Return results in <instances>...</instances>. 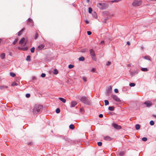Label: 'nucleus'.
Listing matches in <instances>:
<instances>
[{
	"instance_id": "1",
	"label": "nucleus",
	"mask_w": 156,
	"mask_h": 156,
	"mask_svg": "<svg viewBox=\"0 0 156 156\" xmlns=\"http://www.w3.org/2000/svg\"><path fill=\"white\" fill-rule=\"evenodd\" d=\"M43 108V107L42 105L38 104L35 105L33 110V115H37V114L42 111Z\"/></svg>"
},
{
	"instance_id": "2",
	"label": "nucleus",
	"mask_w": 156,
	"mask_h": 156,
	"mask_svg": "<svg viewBox=\"0 0 156 156\" xmlns=\"http://www.w3.org/2000/svg\"><path fill=\"white\" fill-rule=\"evenodd\" d=\"M80 101L85 104L89 105L90 104V101L85 96L82 97L80 98Z\"/></svg>"
},
{
	"instance_id": "3",
	"label": "nucleus",
	"mask_w": 156,
	"mask_h": 156,
	"mask_svg": "<svg viewBox=\"0 0 156 156\" xmlns=\"http://www.w3.org/2000/svg\"><path fill=\"white\" fill-rule=\"evenodd\" d=\"M97 5L99 9H105L107 7V5L105 3H98Z\"/></svg>"
},
{
	"instance_id": "4",
	"label": "nucleus",
	"mask_w": 156,
	"mask_h": 156,
	"mask_svg": "<svg viewBox=\"0 0 156 156\" xmlns=\"http://www.w3.org/2000/svg\"><path fill=\"white\" fill-rule=\"evenodd\" d=\"M144 104L146 105L147 107H150L152 105V102L149 100H147L145 101Z\"/></svg>"
},
{
	"instance_id": "5",
	"label": "nucleus",
	"mask_w": 156,
	"mask_h": 156,
	"mask_svg": "<svg viewBox=\"0 0 156 156\" xmlns=\"http://www.w3.org/2000/svg\"><path fill=\"white\" fill-rule=\"evenodd\" d=\"M111 97L116 101L121 102V101L119 98L116 95L112 94L111 95Z\"/></svg>"
},
{
	"instance_id": "6",
	"label": "nucleus",
	"mask_w": 156,
	"mask_h": 156,
	"mask_svg": "<svg viewBox=\"0 0 156 156\" xmlns=\"http://www.w3.org/2000/svg\"><path fill=\"white\" fill-rule=\"evenodd\" d=\"M132 5L134 6H140L141 5V1L140 0L135 1L132 3Z\"/></svg>"
},
{
	"instance_id": "7",
	"label": "nucleus",
	"mask_w": 156,
	"mask_h": 156,
	"mask_svg": "<svg viewBox=\"0 0 156 156\" xmlns=\"http://www.w3.org/2000/svg\"><path fill=\"white\" fill-rule=\"evenodd\" d=\"M139 70L138 69H136L135 70L133 71H129L130 73V75L133 76H134L136 75L139 72Z\"/></svg>"
},
{
	"instance_id": "8",
	"label": "nucleus",
	"mask_w": 156,
	"mask_h": 156,
	"mask_svg": "<svg viewBox=\"0 0 156 156\" xmlns=\"http://www.w3.org/2000/svg\"><path fill=\"white\" fill-rule=\"evenodd\" d=\"M112 126L115 129H119L122 128V127L121 126L118 125L115 123H112Z\"/></svg>"
},
{
	"instance_id": "9",
	"label": "nucleus",
	"mask_w": 156,
	"mask_h": 156,
	"mask_svg": "<svg viewBox=\"0 0 156 156\" xmlns=\"http://www.w3.org/2000/svg\"><path fill=\"white\" fill-rule=\"evenodd\" d=\"M112 87L111 86L109 87L106 90V95L107 96H109L111 92Z\"/></svg>"
},
{
	"instance_id": "10",
	"label": "nucleus",
	"mask_w": 156,
	"mask_h": 156,
	"mask_svg": "<svg viewBox=\"0 0 156 156\" xmlns=\"http://www.w3.org/2000/svg\"><path fill=\"white\" fill-rule=\"evenodd\" d=\"M27 24L30 25V26H32L33 25V21L32 19L30 18L28 19L27 20Z\"/></svg>"
},
{
	"instance_id": "11",
	"label": "nucleus",
	"mask_w": 156,
	"mask_h": 156,
	"mask_svg": "<svg viewBox=\"0 0 156 156\" xmlns=\"http://www.w3.org/2000/svg\"><path fill=\"white\" fill-rule=\"evenodd\" d=\"M57 136L62 138V139L66 141H69V139L68 138H66L64 136L62 135H57Z\"/></svg>"
},
{
	"instance_id": "12",
	"label": "nucleus",
	"mask_w": 156,
	"mask_h": 156,
	"mask_svg": "<svg viewBox=\"0 0 156 156\" xmlns=\"http://www.w3.org/2000/svg\"><path fill=\"white\" fill-rule=\"evenodd\" d=\"M8 87L7 86H0V88L1 90H4L5 89H7Z\"/></svg>"
},
{
	"instance_id": "13",
	"label": "nucleus",
	"mask_w": 156,
	"mask_h": 156,
	"mask_svg": "<svg viewBox=\"0 0 156 156\" xmlns=\"http://www.w3.org/2000/svg\"><path fill=\"white\" fill-rule=\"evenodd\" d=\"M90 54L91 56L95 55V53L94 51L92 49H90Z\"/></svg>"
},
{
	"instance_id": "14",
	"label": "nucleus",
	"mask_w": 156,
	"mask_h": 156,
	"mask_svg": "<svg viewBox=\"0 0 156 156\" xmlns=\"http://www.w3.org/2000/svg\"><path fill=\"white\" fill-rule=\"evenodd\" d=\"M104 139L106 140L111 141L112 140V138L110 136H106L104 137Z\"/></svg>"
},
{
	"instance_id": "15",
	"label": "nucleus",
	"mask_w": 156,
	"mask_h": 156,
	"mask_svg": "<svg viewBox=\"0 0 156 156\" xmlns=\"http://www.w3.org/2000/svg\"><path fill=\"white\" fill-rule=\"evenodd\" d=\"M77 104V103L76 101H72L71 103V107H74Z\"/></svg>"
},
{
	"instance_id": "16",
	"label": "nucleus",
	"mask_w": 156,
	"mask_h": 156,
	"mask_svg": "<svg viewBox=\"0 0 156 156\" xmlns=\"http://www.w3.org/2000/svg\"><path fill=\"white\" fill-rule=\"evenodd\" d=\"M44 47V45L43 44H41L39 45L38 47V48L39 50H41L43 49Z\"/></svg>"
},
{
	"instance_id": "17",
	"label": "nucleus",
	"mask_w": 156,
	"mask_h": 156,
	"mask_svg": "<svg viewBox=\"0 0 156 156\" xmlns=\"http://www.w3.org/2000/svg\"><path fill=\"white\" fill-rule=\"evenodd\" d=\"M25 40V38L24 37L22 38L20 41L19 42V43L20 44H22L24 42Z\"/></svg>"
},
{
	"instance_id": "18",
	"label": "nucleus",
	"mask_w": 156,
	"mask_h": 156,
	"mask_svg": "<svg viewBox=\"0 0 156 156\" xmlns=\"http://www.w3.org/2000/svg\"><path fill=\"white\" fill-rule=\"evenodd\" d=\"M1 58L2 59H4L5 57V54L4 53H2L0 55Z\"/></svg>"
},
{
	"instance_id": "19",
	"label": "nucleus",
	"mask_w": 156,
	"mask_h": 156,
	"mask_svg": "<svg viewBox=\"0 0 156 156\" xmlns=\"http://www.w3.org/2000/svg\"><path fill=\"white\" fill-rule=\"evenodd\" d=\"M59 99L64 103H65L66 101V99L62 98H59Z\"/></svg>"
},
{
	"instance_id": "20",
	"label": "nucleus",
	"mask_w": 156,
	"mask_h": 156,
	"mask_svg": "<svg viewBox=\"0 0 156 156\" xmlns=\"http://www.w3.org/2000/svg\"><path fill=\"white\" fill-rule=\"evenodd\" d=\"M144 58L145 59L148 60H151V58L149 56L146 55L144 57Z\"/></svg>"
},
{
	"instance_id": "21",
	"label": "nucleus",
	"mask_w": 156,
	"mask_h": 156,
	"mask_svg": "<svg viewBox=\"0 0 156 156\" xmlns=\"http://www.w3.org/2000/svg\"><path fill=\"white\" fill-rule=\"evenodd\" d=\"M30 56L29 55H28L27 56V58H26V60L27 61L30 62L31 61L30 59Z\"/></svg>"
},
{
	"instance_id": "22",
	"label": "nucleus",
	"mask_w": 156,
	"mask_h": 156,
	"mask_svg": "<svg viewBox=\"0 0 156 156\" xmlns=\"http://www.w3.org/2000/svg\"><path fill=\"white\" fill-rule=\"evenodd\" d=\"M141 69L142 71L144 72H147L148 70V69L146 68H142Z\"/></svg>"
},
{
	"instance_id": "23",
	"label": "nucleus",
	"mask_w": 156,
	"mask_h": 156,
	"mask_svg": "<svg viewBox=\"0 0 156 156\" xmlns=\"http://www.w3.org/2000/svg\"><path fill=\"white\" fill-rule=\"evenodd\" d=\"M108 109L110 111H113L114 109V108L113 106H109Z\"/></svg>"
},
{
	"instance_id": "24",
	"label": "nucleus",
	"mask_w": 156,
	"mask_h": 156,
	"mask_svg": "<svg viewBox=\"0 0 156 156\" xmlns=\"http://www.w3.org/2000/svg\"><path fill=\"white\" fill-rule=\"evenodd\" d=\"M140 125L139 124H137L135 126V128L136 130H138L140 129Z\"/></svg>"
},
{
	"instance_id": "25",
	"label": "nucleus",
	"mask_w": 156,
	"mask_h": 156,
	"mask_svg": "<svg viewBox=\"0 0 156 156\" xmlns=\"http://www.w3.org/2000/svg\"><path fill=\"white\" fill-rule=\"evenodd\" d=\"M85 60V58H84L83 57V56H81L79 58V60L80 61H84Z\"/></svg>"
},
{
	"instance_id": "26",
	"label": "nucleus",
	"mask_w": 156,
	"mask_h": 156,
	"mask_svg": "<svg viewBox=\"0 0 156 156\" xmlns=\"http://www.w3.org/2000/svg\"><path fill=\"white\" fill-rule=\"evenodd\" d=\"M28 49V48L27 47H25L24 48H22L20 49V50L26 51H27Z\"/></svg>"
},
{
	"instance_id": "27",
	"label": "nucleus",
	"mask_w": 156,
	"mask_h": 156,
	"mask_svg": "<svg viewBox=\"0 0 156 156\" xmlns=\"http://www.w3.org/2000/svg\"><path fill=\"white\" fill-rule=\"evenodd\" d=\"M58 70L56 69H55L54 70L53 73L55 75H57L58 74Z\"/></svg>"
},
{
	"instance_id": "28",
	"label": "nucleus",
	"mask_w": 156,
	"mask_h": 156,
	"mask_svg": "<svg viewBox=\"0 0 156 156\" xmlns=\"http://www.w3.org/2000/svg\"><path fill=\"white\" fill-rule=\"evenodd\" d=\"M91 57L93 60H94L95 61H97V58L96 56V55H95L93 56H91Z\"/></svg>"
},
{
	"instance_id": "29",
	"label": "nucleus",
	"mask_w": 156,
	"mask_h": 156,
	"mask_svg": "<svg viewBox=\"0 0 156 156\" xmlns=\"http://www.w3.org/2000/svg\"><path fill=\"white\" fill-rule=\"evenodd\" d=\"M69 128L71 129H73L74 128V126L73 124H70L69 126Z\"/></svg>"
},
{
	"instance_id": "30",
	"label": "nucleus",
	"mask_w": 156,
	"mask_h": 156,
	"mask_svg": "<svg viewBox=\"0 0 156 156\" xmlns=\"http://www.w3.org/2000/svg\"><path fill=\"white\" fill-rule=\"evenodd\" d=\"M18 85V83L15 82H12L11 84V86H17Z\"/></svg>"
},
{
	"instance_id": "31",
	"label": "nucleus",
	"mask_w": 156,
	"mask_h": 156,
	"mask_svg": "<svg viewBox=\"0 0 156 156\" xmlns=\"http://www.w3.org/2000/svg\"><path fill=\"white\" fill-rule=\"evenodd\" d=\"M109 101L107 100H105V105L106 106L109 104Z\"/></svg>"
},
{
	"instance_id": "32",
	"label": "nucleus",
	"mask_w": 156,
	"mask_h": 156,
	"mask_svg": "<svg viewBox=\"0 0 156 156\" xmlns=\"http://www.w3.org/2000/svg\"><path fill=\"white\" fill-rule=\"evenodd\" d=\"M129 85L130 87H133L135 86V84L134 83H130L129 84Z\"/></svg>"
},
{
	"instance_id": "33",
	"label": "nucleus",
	"mask_w": 156,
	"mask_h": 156,
	"mask_svg": "<svg viewBox=\"0 0 156 156\" xmlns=\"http://www.w3.org/2000/svg\"><path fill=\"white\" fill-rule=\"evenodd\" d=\"M24 30V29H22L21 30H20V31L18 33V35L20 36V35L21 34H22V32H23V30Z\"/></svg>"
},
{
	"instance_id": "34",
	"label": "nucleus",
	"mask_w": 156,
	"mask_h": 156,
	"mask_svg": "<svg viewBox=\"0 0 156 156\" xmlns=\"http://www.w3.org/2000/svg\"><path fill=\"white\" fill-rule=\"evenodd\" d=\"M35 48L34 47H32L31 49H30V51L31 53H34V52L35 51Z\"/></svg>"
},
{
	"instance_id": "35",
	"label": "nucleus",
	"mask_w": 156,
	"mask_h": 156,
	"mask_svg": "<svg viewBox=\"0 0 156 156\" xmlns=\"http://www.w3.org/2000/svg\"><path fill=\"white\" fill-rule=\"evenodd\" d=\"M10 75L12 77H14L16 76V74L13 73L11 72L10 73Z\"/></svg>"
},
{
	"instance_id": "36",
	"label": "nucleus",
	"mask_w": 156,
	"mask_h": 156,
	"mask_svg": "<svg viewBox=\"0 0 156 156\" xmlns=\"http://www.w3.org/2000/svg\"><path fill=\"white\" fill-rule=\"evenodd\" d=\"M92 11V9L91 7H89L88 8V12L89 13H91Z\"/></svg>"
},
{
	"instance_id": "37",
	"label": "nucleus",
	"mask_w": 156,
	"mask_h": 156,
	"mask_svg": "<svg viewBox=\"0 0 156 156\" xmlns=\"http://www.w3.org/2000/svg\"><path fill=\"white\" fill-rule=\"evenodd\" d=\"M150 124L151 126L154 125V121L153 120L151 121L150 122Z\"/></svg>"
},
{
	"instance_id": "38",
	"label": "nucleus",
	"mask_w": 156,
	"mask_h": 156,
	"mask_svg": "<svg viewBox=\"0 0 156 156\" xmlns=\"http://www.w3.org/2000/svg\"><path fill=\"white\" fill-rule=\"evenodd\" d=\"M109 13L108 12H104L103 13V14L104 16L107 15L108 16V15Z\"/></svg>"
},
{
	"instance_id": "39",
	"label": "nucleus",
	"mask_w": 156,
	"mask_h": 156,
	"mask_svg": "<svg viewBox=\"0 0 156 156\" xmlns=\"http://www.w3.org/2000/svg\"><path fill=\"white\" fill-rule=\"evenodd\" d=\"M60 109L58 108H57L55 110V112L57 113H58L60 112Z\"/></svg>"
},
{
	"instance_id": "40",
	"label": "nucleus",
	"mask_w": 156,
	"mask_h": 156,
	"mask_svg": "<svg viewBox=\"0 0 156 156\" xmlns=\"http://www.w3.org/2000/svg\"><path fill=\"white\" fill-rule=\"evenodd\" d=\"M73 67L74 66L71 64H70L68 66L69 68L70 69L73 68Z\"/></svg>"
},
{
	"instance_id": "41",
	"label": "nucleus",
	"mask_w": 156,
	"mask_h": 156,
	"mask_svg": "<svg viewBox=\"0 0 156 156\" xmlns=\"http://www.w3.org/2000/svg\"><path fill=\"white\" fill-rule=\"evenodd\" d=\"M38 37V34H37V32H36L35 33V37H34V39L35 40L37 39V38Z\"/></svg>"
},
{
	"instance_id": "42",
	"label": "nucleus",
	"mask_w": 156,
	"mask_h": 156,
	"mask_svg": "<svg viewBox=\"0 0 156 156\" xmlns=\"http://www.w3.org/2000/svg\"><path fill=\"white\" fill-rule=\"evenodd\" d=\"M142 140L144 141H146L147 140V138L146 137H144L142 138Z\"/></svg>"
},
{
	"instance_id": "43",
	"label": "nucleus",
	"mask_w": 156,
	"mask_h": 156,
	"mask_svg": "<svg viewBox=\"0 0 156 156\" xmlns=\"http://www.w3.org/2000/svg\"><path fill=\"white\" fill-rule=\"evenodd\" d=\"M120 1V0H114L112 1H111V2H112V3H114V2H119V1Z\"/></svg>"
},
{
	"instance_id": "44",
	"label": "nucleus",
	"mask_w": 156,
	"mask_h": 156,
	"mask_svg": "<svg viewBox=\"0 0 156 156\" xmlns=\"http://www.w3.org/2000/svg\"><path fill=\"white\" fill-rule=\"evenodd\" d=\"M124 154V152H120L119 153V155L121 156H123Z\"/></svg>"
},
{
	"instance_id": "45",
	"label": "nucleus",
	"mask_w": 156,
	"mask_h": 156,
	"mask_svg": "<svg viewBox=\"0 0 156 156\" xmlns=\"http://www.w3.org/2000/svg\"><path fill=\"white\" fill-rule=\"evenodd\" d=\"M82 79L84 82H86L87 81V78L85 77H83Z\"/></svg>"
},
{
	"instance_id": "46",
	"label": "nucleus",
	"mask_w": 156,
	"mask_h": 156,
	"mask_svg": "<svg viewBox=\"0 0 156 156\" xmlns=\"http://www.w3.org/2000/svg\"><path fill=\"white\" fill-rule=\"evenodd\" d=\"M28 145H30V146H33V143L32 142H28L27 143Z\"/></svg>"
},
{
	"instance_id": "47",
	"label": "nucleus",
	"mask_w": 156,
	"mask_h": 156,
	"mask_svg": "<svg viewBox=\"0 0 156 156\" xmlns=\"http://www.w3.org/2000/svg\"><path fill=\"white\" fill-rule=\"evenodd\" d=\"M18 40L17 39H15L14 41L12 43V44L14 45H15L16 43L17 42Z\"/></svg>"
},
{
	"instance_id": "48",
	"label": "nucleus",
	"mask_w": 156,
	"mask_h": 156,
	"mask_svg": "<svg viewBox=\"0 0 156 156\" xmlns=\"http://www.w3.org/2000/svg\"><path fill=\"white\" fill-rule=\"evenodd\" d=\"M97 144L99 146H101L102 145V143L101 142H98Z\"/></svg>"
},
{
	"instance_id": "49",
	"label": "nucleus",
	"mask_w": 156,
	"mask_h": 156,
	"mask_svg": "<svg viewBox=\"0 0 156 156\" xmlns=\"http://www.w3.org/2000/svg\"><path fill=\"white\" fill-rule=\"evenodd\" d=\"M45 76H46V74L44 73H42L41 75V77H42V78L44 77Z\"/></svg>"
},
{
	"instance_id": "50",
	"label": "nucleus",
	"mask_w": 156,
	"mask_h": 156,
	"mask_svg": "<svg viewBox=\"0 0 156 156\" xmlns=\"http://www.w3.org/2000/svg\"><path fill=\"white\" fill-rule=\"evenodd\" d=\"M87 34L89 35H91L92 34L91 32L90 31H87Z\"/></svg>"
},
{
	"instance_id": "51",
	"label": "nucleus",
	"mask_w": 156,
	"mask_h": 156,
	"mask_svg": "<svg viewBox=\"0 0 156 156\" xmlns=\"http://www.w3.org/2000/svg\"><path fill=\"white\" fill-rule=\"evenodd\" d=\"M30 96V94H27L26 95V97L27 98H29Z\"/></svg>"
},
{
	"instance_id": "52",
	"label": "nucleus",
	"mask_w": 156,
	"mask_h": 156,
	"mask_svg": "<svg viewBox=\"0 0 156 156\" xmlns=\"http://www.w3.org/2000/svg\"><path fill=\"white\" fill-rule=\"evenodd\" d=\"M111 64V62L110 61H108L106 64V65L108 66H109Z\"/></svg>"
},
{
	"instance_id": "53",
	"label": "nucleus",
	"mask_w": 156,
	"mask_h": 156,
	"mask_svg": "<svg viewBox=\"0 0 156 156\" xmlns=\"http://www.w3.org/2000/svg\"><path fill=\"white\" fill-rule=\"evenodd\" d=\"M114 91L116 93H118L119 92V91L118 89H114Z\"/></svg>"
},
{
	"instance_id": "54",
	"label": "nucleus",
	"mask_w": 156,
	"mask_h": 156,
	"mask_svg": "<svg viewBox=\"0 0 156 156\" xmlns=\"http://www.w3.org/2000/svg\"><path fill=\"white\" fill-rule=\"evenodd\" d=\"M108 19V16L107 17V18L106 17H105V21H104V23H106V20Z\"/></svg>"
},
{
	"instance_id": "55",
	"label": "nucleus",
	"mask_w": 156,
	"mask_h": 156,
	"mask_svg": "<svg viewBox=\"0 0 156 156\" xmlns=\"http://www.w3.org/2000/svg\"><path fill=\"white\" fill-rule=\"evenodd\" d=\"M80 111L81 112H84V110L83 109L81 108L80 109Z\"/></svg>"
},
{
	"instance_id": "56",
	"label": "nucleus",
	"mask_w": 156,
	"mask_h": 156,
	"mask_svg": "<svg viewBox=\"0 0 156 156\" xmlns=\"http://www.w3.org/2000/svg\"><path fill=\"white\" fill-rule=\"evenodd\" d=\"M99 117L100 118H102L103 117V115L102 114H100L99 115Z\"/></svg>"
},
{
	"instance_id": "57",
	"label": "nucleus",
	"mask_w": 156,
	"mask_h": 156,
	"mask_svg": "<svg viewBox=\"0 0 156 156\" xmlns=\"http://www.w3.org/2000/svg\"><path fill=\"white\" fill-rule=\"evenodd\" d=\"M105 41H102L100 42V44H104Z\"/></svg>"
},
{
	"instance_id": "58",
	"label": "nucleus",
	"mask_w": 156,
	"mask_h": 156,
	"mask_svg": "<svg viewBox=\"0 0 156 156\" xmlns=\"http://www.w3.org/2000/svg\"><path fill=\"white\" fill-rule=\"evenodd\" d=\"M95 71V69L94 68H92L91 69V71L93 72H94Z\"/></svg>"
},
{
	"instance_id": "59",
	"label": "nucleus",
	"mask_w": 156,
	"mask_h": 156,
	"mask_svg": "<svg viewBox=\"0 0 156 156\" xmlns=\"http://www.w3.org/2000/svg\"><path fill=\"white\" fill-rule=\"evenodd\" d=\"M86 49H83L82 51H81V52H85L86 51Z\"/></svg>"
},
{
	"instance_id": "60",
	"label": "nucleus",
	"mask_w": 156,
	"mask_h": 156,
	"mask_svg": "<svg viewBox=\"0 0 156 156\" xmlns=\"http://www.w3.org/2000/svg\"><path fill=\"white\" fill-rule=\"evenodd\" d=\"M85 22L86 23H87V24H88V23H89V21H88V20H85Z\"/></svg>"
},
{
	"instance_id": "61",
	"label": "nucleus",
	"mask_w": 156,
	"mask_h": 156,
	"mask_svg": "<svg viewBox=\"0 0 156 156\" xmlns=\"http://www.w3.org/2000/svg\"><path fill=\"white\" fill-rule=\"evenodd\" d=\"M127 44L128 45H129L130 44V43L129 41H128L127 42Z\"/></svg>"
},
{
	"instance_id": "62",
	"label": "nucleus",
	"mask_w": 156,
	"mask_h": 156,
	"mask_svg": "<svg viewBox=\"0 0 156 156\" xmlns=\"http://www.w3.org/2000/svg\"><path fill=\"white\" fill-rule=\"evenodd\" d=\"M141 49L143 50L144 48V47L143 46H141Z\"/></svg>"
},
{
	"instance_id": "63",
	"label": "nucleus",
	"mask_w": 156,
	"mask_h": 156,
	"mask_svg": "<svg viewBox=\"0 0 156 156\" xmlns=\"http://www.w3.org/2000/svg\"><path fill=\"white\" fill-rule=\"evenodd\" d=\"M153 116H154V117H155L156 118V115H153Z\"/></svg>"
},
{
	"instance_id": "64",
	"label": "nucleus",
	"mask_w": 156,
	"mask_h": 156,
	"mask_svg": "<svg viewBox=\"0 0 156 156\" xmlns=\"http://www.w3.org/2000/svg\"><path fill=\"white\" fill-rule=\"evenodd\" d=\"M87 2H89V0H87Z\"/></svg>"
}]
</instances>
